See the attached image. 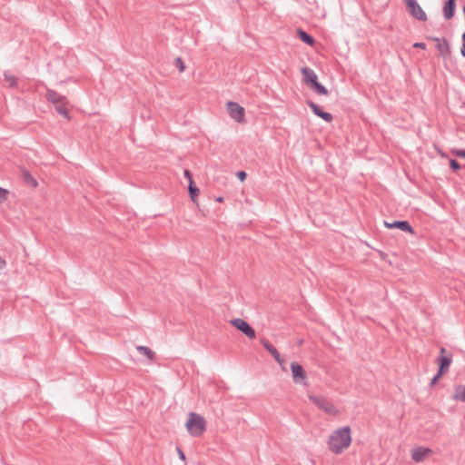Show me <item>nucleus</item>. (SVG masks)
Masks as SVG:
<instances>
[{"mask_svg":"<svg viewBox=\"0 0 465 465\" xmlns=\"http://www.w3.org/2000/svg\"><path fill=\"white\" fill-rule=\"evenodd\" d=\"M137 351L143 354V355H145V346L144 345H140V346H137L136 347Z\"/></svg>","mask_w":465,"mask_h":465,"instance_id":"31","label":"nucleus"},{"mask_svg":"<svg viewBox=\"0 0 465 465\" xmlns=\"http://www.w3.org/2000/svg\"><path fill=\"white\" fill-rule=\"evenodd\" d=\"M65 102L64 101V103H60L58 104H55V110L56 112L63 115V116H68V111H67V108L65 107Z\"/></svg>","mask_w":465,"mask_h":465,"instance_id":"21","label":"nucleus"},{"mask_svg":"<svg viewBox=\"0 0 465 465\" xmlns=\"http://www.w3.org/2000/svg\"><path fill=\"white\" fill-rule=\"evenodd\" d=\"M6 266V262L0 256V269H4Z\"/></svg>","mask_w":465,"mask_h":465,"instance_id":"32","label":"nucleus"},{"mask_svg":"<svg viewBox=\"0 0 465 465\" xmlns=\"http://www.w3.org/2000/svg\"><path fill=\"white\" fill-rule=\"evenodd\" d=\"M45 98L49 103H52L54 105L66 101L65 96L58 94L57 92H55L52 89L46 90Z\"/></svg>","mask_w":465,"mask_h":465,"instance_id":"13","label":"nucleus"},{"mask_svg":"<svg viewBox=\"0 0 465 465\" xmlns=\"http://www.w3.org/2000/svg\"><path fill=\"white\" fill-rule=\"evenodd\" d=\"M450 165L455 171H458L460 169V164L456 160H450Z\"/></svg>","mask_w":465,"mask_h":465,"instance_id":"27","label":"nucleus"},{"mask_svg":"<svg viewBox=\"0 0 465 465\" xmlns=\"http://www.w3.org/2000/svg\"><path fill=\"white\" fill-rule=\"evenodd\" d=\"M274 359L278 362V364L280 365L282 371H286L285 361L281 357V355L279 354L277 356V358H274Z\"/></svg>","mask_w":465,"mask_h":465,"instance_id":"26","label":"nucleus"},{"mask_svg":"<svg viewBox=\"0 0 465 465\" xmlns=\"http://www.w3.org/2000/svg\"><path fill=\"white\" fill-rule=\"evenodd\" d=\"M451 153L460 158H465V150L464 149H453L451 150Z\"/></svg>","mask_w":465,"mask_h":465,"instance_id":"25","label":"nucleus"},{"mask_svg":"<svg viewBox=\"0 0 465 465\" xmlns=\"http://www.w3.org/2000/svg\"><path fill=\"white\" fill-rule=\"evenodd\" d=\"M226 108L229 116L236 123L242 124L244 122L245 110L236 102H227Z\"/></svg>","mask_w":465,"mask_h":465,"instance_id":"7","label":"nucleus"},{"mask_svg":"<svg viewBox=\"0 0 465 465\" xmlns=\"http://www.w3.org/2000/svg\"><path fill=\"white\" fill-rule=\"evenodd\" d=\"M9 191L7 189L0 187V203L7 200Z\"/></svg>","mask_w":465,"mask_h":465,"instance_id":"24","label":"nucleus"},{"mask_svg":"<svg viewBox=\"0 0 465 465\" xmlns=\"http://www.w3.org/2000/svg\"><path fill=\"white\" fill-rule=\"evenodd\" d=\"M415 48L426 49V45L424 43H415L413 45Z\"/></svg>","mask_w":465,"mask_h":465,"instance_id":"30","label":"nucleus"},{"mask_svg":"<svg viewBox=\"0 0 465 465\" xmlns=\"http://www.w3.org/2000/svg\"><path fill=\"white\" fill-rule=\"evenodd\" d=\"M309 400L325 414L337 417L341 414L339 408L329 399L322 395H309Z\"/></svg>","mask_w":465,"mask_h":465,"instance_id":"3","label":"nucleus"},{"mask_svg":"<svg viewBox=\"0 0 465 465\" xmlns=\"http://www.w3.org/2000/svg\"><path fill=\"white\" fill-rule=\"evenodd\" d=\"M296 35L302 42L306 43L307 45H314V39L311 35H309L306 32H304L301 29H298L296 31Z\"/></svg>","mask_w":465,"mask_h":465,"instance_id":"17","label":"nucleus"},{"mask_svg":"<svg viewBox=\"0 0 465 465\" xmlns=\"http://www.w3.org/2000/svg\"><path fill=\"white\" fill-rule=\"evenodd\" d=\"M146 354H147V358L152 359L154 355V352L152 351L151 350L147 349Z\"/></svg>","mask_w":465,"mask_h":465,"instance_id":"33","label":"nucleus"},{"mask_svg":"<svg viewBox=\"0 0 465 465\" xmlns=\"http://www.w3.org/2000/svg\"><path fill=\"white\" fill-rule=\"evenodd\" d=\"M246 176H247V175H246V173H245V172H243V171H239V172L237 173V177L239 178V180H240L241 182H243V181L246 179Z\"/></svg>","mask_w":465,"mask_h":465,"instance_id":"28","label":"nucleus"},{"mask_svg":"<svg viewBox=\"0 0 465 465\" xmlns=\"http://www.w3.org/2000/svg\"><path fill=\"white\" fill-rule=\"evenodd\" d=\"M178 453H179V456L182 460H185V456L183 454V452L181 450H178Z\"/></svg>","mask_w":465,"mask_h":465,"instance_id":"34","label":"nucleus"},{"mask_svg":"<svg viewBox=\"0 0 465 465\" xmlns=\"http://www.w3.org/2000/svg\"><path fill=\"white\" fill-rule=\"evenodd\" d=\"M434 454V450L425 446H416L411 450V458L416 463L423 462L430 459Z\"/></svg>","mask_w":465,"mask_h":465,"instance_id":"5","label":"nucleus"},{"mask_svg":"<svg viewBox=\"0 0 465 465\" xmlns=\"http://www.w3.org/2000/svg\"><path fill=\"white\" fill-rule=\"evenodd\" d=\"M184 176L187 178L188 182L190 183L191 181H193V176H192V173L188 171V170H185L184 171Z\"/></svg>","mask_w":465,"mask_h":465,"instance_id":"29","label":"nucleus"},{"mask_svg":"<svg viewBox=\"0 0 465 465\" xmlns=\"http://www.w3.org/2000/svg\"><path fill=\"white\" fill-rule=\"evenodd\" d=\"M301 72L302 74L303 82L311 89L314 90L319 94L326 95L328 94L327 89L322 84L318 83V81H317L318 77H317L316 74L312 69H310L308 67H302L301 69Z\"/></svg>","mask_w":465,"mask_h":465,"instance_id":"4","label":"nucleus"},{"mask_svg":"<svg viewBox=\"0 0 465 465\" xmlns=\"http://www.w3.org/2000/svg\"><path fill=\"white\" fill-rule=\"evenodd\" d=\"M217 201H218V202H222V201H223V199H222V198H218V199H217Z\"/></svg>","mask_w":465,"mask_h":465,"instance_id":"39","label":"nucleus"},{"mask_svg":"<svg viewBox=\"0 0 465 465\" xmlns=\"http://www.w3.org/2000/svg\"><path fill=\"white\" fill-rule=\"evenodd\" d=\"M404 3L413 18L422 22L427 21L426 13L416 0H404Z\"/></svg>","mask_w":465,"mask_h":465,"instance_id":"8","label":"nucleus"},{"mask_svg":"<svg viewBox=\"0 0 465 465\" xmlns=\"http://www.w3.org/2000/svg\"><path fill=\"white\" fill-rule=\"evenodd\" d=\"M188 190H189V193H190L191 199L193 202H196L197 197L199 195V189L194 185V182L193 181H191L189 183Z\"/></svg>","mask_w":465,"mask_h":465,"instance_id":"18","label":"nucleus"},{"mask_svg":"<svg viewBox=\"0 0 465 465\" xmlns=\"http://www.w3.org/2000/svg\"><path fill=\"white\" fill-rule=\"evenodd\" d=\"M231 324L235 327L238 331H242L250 339H254L256 334L255 331L251 327V325L243 319L236 318L232 319Z\"/></svg>","mask_w":465,"mask_h":465,"instance_id":"9","label":"nucleus"},{"mask_svg":"<svg viewBox=\"0 0 465 465\" xmlns=\"http://www.w3.org/2000/svg\"><path fill=\"white\" fill-rule=\"evenodd\" d=\"M173 64L176 66V68H178L180 73H183L184 72L185 65H184V63H183V59L181 57L175 58Z\"/></svg>","mask_w":465,"mask_h":465,"instance_id":"23","label":"nucleus"},{"mask_svg":"<svg viewBox=\"0 0 465 465\" xmlns=\"http://www.w3.org/2000/svg\"><path fill=\"white\" fill-rule=\"evenodd\" d=\"M452 399L465 402V385H458L454 388Z\"/></svg>","mask_w":465,"mask_h":465,"instance_id":"15","label":"nucleus"},{"mask_svg":"<svg viewBox=\"0 0 465 465\" xmlns=\"http://www.w3.org/2000/svg\"><path fill=\"white\" fill-rule=\"evenodd\" d=\"M307 104L310 106V108L312 110V112L317 116H319L322 119H323L325 122L331 123L333 120V117H332V115L331 114L323 112L322 110V108L319 105H317L316 104H314L312 102H308Z\"/></svg>","mask_w":465,"mask_h":465,"instance_id":"12","label":"nucleus"},{"mask_svg":"<svg viewBox=\"0 0 465 465\" xmlns=\"http://www.w3.org/2000/svg\"><path fill=\"white\" fill-rule=\"evenodd\" d=\"M207 421L203 416L196 412H190L185 422L188 433L193 437L202 436L206 430Z\"/></svg>","mask_w":465,"mask_h":465,"instance_id":"2","label":"nucleus"},{"mask_svg":"<svg viewBox=\"0 0 465 465\" xmlns=\"http://www.w3.org/2000/svg\"><path fill=\"white\" fill-rule=\"evenodd\" d=\"M440 352H441V353L445 352V349H443V348H442V349H441V351H440Z\"/></svg>","mask_w":465,"mask_h":465,"instance_id":"38","label":"nucleus"},{"mask_svg":"<svg viewBox=\"0 0 465 465\" xmlns=\"http://www.w3.org/2000/svg\"><path fill=\"white\" fill-rule=\"evenodd\" d=\"M461 38H462V42H463L462 45L464 46V49H465V32L462 34Z\"/></svg>","mask_w":465,"mask_h":465,"instance_id":"35","label":"nucleus"},{"mask_svg":"<svg viewBox=\"0 0 465 465\" xmlns=\"http://www.w3.org/2000/svg\"><path fill=\"white\" fill-rule=\"evenodd\" d=\"M460 54L463 57H465V49H464V46L462 45L461 47V50H460Z\"/></svg>","mask_w":465,"mask_h":465,"instance_id":"36","label":"nucleus"},{"mask_svg":"<svg viewBox=\"0 0 465 465\" xmlns=\"http://www.w3.org/2000/svg\"><path fill=\"white\" fill-rule=\"evenodd\" d=\"M432 40L436 43V47L439 51L440 56L446 59L450 54V45L446 38L440 39L433 37Z\"/></svg>","mask_w":465,"mask_h":465,"instance_id":"10","label":"nucleus"},{"mask_svg":"<svg viewBox=\"0 0 465 465\" xmlns=\"http://www.w3.org/2000/svg\"><path fill=\"white\" fill-rule=\"evenodd\" d=\"M290 367L293 383L306 386L308 384V376L304 368L295 361H292Z\"/></svg>","mask_w":465,"mask_h":465,"instance_id":"6","label":"nucleus"},{"mask_svg":"<svg viewBox=\"0 0 465 465\" xmlns=\"http://www.w3.org/2000/svg\"><path fill=\"white\" fill-rule=\"evenodd\" d=\"M384 225L389 229H399L403 232H408L411 234H414L412 227L407 221H396L394 223L384 222Z\"/></svg>","mask_w":465,"mask_h":465,"instance_id":"11","label":"nucleus"},{"mask_svg":"<svg viewBox=\"0 0 465 465\" xmlns=\"http://www.w3.org/2000/svg\"><path fill=\"white\" fill-rule=\"evenodd\" d=\"M451 363V359L450 357H445V356H441L440 357V372H439V375H441V373L447 370L449 368V366L450 365Z\"/></svg>","mask_w":465,"mask_h":465,"instance_id":"19","label":"nucleus"},{"mask_svg":"<svg viewBox=\"0 0 465 465\" xmlns=\"http://www.w3.org/2000/svg\"><path fill=\"white\" fill-rule=\"evenodd\" d=\"M4 76H5V80L6 82H8V84H9V87L15 88L16 86L17 79L15 76H14L8 73H5Z\"/></svg>","mask_w":465,"mask_h":465,"instance_id":"20","label":"nucleus"},{"mask_svg":"<svg viewBox=\"0 0 465 465\" xmlns=\"http://www.w3.org/2000/svg\"><path fill=\"white\" fill-rule=\"evenodd\" d=\"M23 180L26 184L32 187L38 185L36 179L27 170L23 171Z\"/></svg>","mask_w":465,"mask_h":465,"instance_id":"16","label":"nucleus"},{"mask_svg":"<svg viewBox=\"0 0 465 465\" xmlns=\"http://www.w3.org/2000/svg\"><path fill=\"white\" fill-rule=\"evenodd\" d=\"M456 8V0H449L443 7V15L445 19L450 20L453 17Z\"/></svg>","mask_w":465,"mask_h":465,"instance_id":"14","label":"nucleus"},{"mask_svg":"<svg viewBox=\"0 0 465 465\" xmlns=\"http://www.w3.org/2000/svg\"><path fill=\"white\" fill-rule=\"evenodd\" d=\"M264 348L273 356V358H277L280 354L278 351L268 341H262Z\"/></svg>","mask_w":465,"mask_h":465,"instance_id":"22","label":"nucleus"},{"mask_svg":"<svg viewBox=\"0 0 465 465\" xmlns=\"http://www.w3.org/2000/svg\"><path fill=\"white\" fill-rule=\"evenodd\" d=\"M352 442L351 429L342 426L334 430L328 438L329 450L334 454H341L349 449Z\"/></svg>","mask_w":465,"mask_h":465,"instance_id":"1","label":"nucleus"},{"mask_svg":"<svg viewBox=\"0 0 465 465\" xmlns=\"http://www.w3.org/2000/svg\"><path fill=\"white\" fill-rule=\"evenodd\" d=\"M440 376V375H439V374H438V375H437V377H435V378L433 379L432 382L434 383V382L436 381V380H437Z\"/></svg>","mask_w":465,"mask_h":465,"instance_id":"37","label":"nucleus"}]
</instances>
